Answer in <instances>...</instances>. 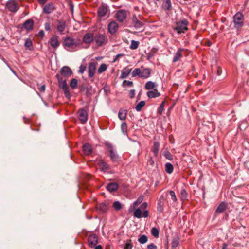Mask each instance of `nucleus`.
I'll list each match as a JSON object with an SVG mask.
<instances>
[{
    "mask_svg": "<svg viewBox=\"0 0 249 249\" xmlns=\"http://www.w3.org/2000/svg\"><path fill=\"white\" fill-rule=\"evenodd\" d=\"M234 26L239 30L244 24V16L240 12L237 13L233 17Z\"/></svg>",
    "mask_w": 249,
    "mask_h": 249,
    "instance_id": "5",
    "label": "nucleus"
},
{
    "mask_svg": "<svg viewBox=\"0 0 249 249\" xmlns=\"http://www.w3.org/2000/svg\"><path fill=\"white\" fill-rule=\"evenodd\" d=\"M59 37L56 35H53L50 39V43L51 46L54 49L58 47L60 45L59 42Z\"/></svg>",
    "mask_w": 249,
    "mask_h": 249,
    "instance_id": "18",
    "label": "nucleus"
},
{
    "mask_svg": "<svg viewBox=\"0 0 249 249\" xmlns=\"http://www.w3.org/2000/svg\"><path fill=\"white\" fill-rule=\"evenodd\" d=\"M113 207L116 211H119L122 209V204L118 201L114 202Z\"/></svg>",
    "mask_w": 249,
    "mask_h": 249,
    "instance_id": "41",
    "label": "nucleus"
},
{
    "mask_svg": "<svg viewBox=\"0 0 249 249\" xmlns=\"http://www.w3.org/2000/svg\"><path fill=\"white\" fill-rule=\"evenodd\" d=\"M134 216L137 218H140L142 217V213L141 208H137L134 212Z\"/></svg>",
    "mask_w": 249,
    "mask_h": 249,
    "instance_id": "37",
    "label": "nucleus"
},
{
    "mask_svg": "<svg viewBox=\"0 0 249 249\" xmlns=\"http://www.w3.org/2000/svg\"><path fill=\"white\" fill-rule=\"evenodd\" d=\"M123 84L124 85V86H127L128 87H131L133 86V83L132 81H127V80H124L123 83Z\"/></svg>",
    "mask_w": 249,
    "mask_h": 249,
    "instance_id": "53",
    "label": "nucleus"
},
{
    "mask_svg": "<svg viewBox=\"0 0 249 249\" xmlns=\"http://www.w3.org/2000/svg\"><path fill=\"white\" fill-rule=\"evenodd\" d=\"M99 166L101 170L104 173H108L110 169L108 164L103 160L99 161Z\"/></svg>",
    "mask_w": 249,
    "mask_h": 249,
    "instance_id": "21",
    "label": "nucleus"
},
{
    "mask_svg": "<svg viewBox=\"0 0 249 249\" xmlns=\"http://www.w3.org/2000/svg\"><path fill=\"white\" fill-rule=\"evenodd\" d=\"M98 16L100 18L108 16L109 15V10L107 5H102L98 8Z\"/></svg>",
    "mask_w": 249,
    "mask_h": 249,
    "instance_id": "7",
    "label": "nucleus"
},
{
    "mask_svg": "<svg viewBox=\"0 0 249 249\" xmlns=\"http://www.w3.org/2000/svg\"><path fill=\"white\" fill-rule=\"evenodd\" d=\"M139 44H140V43L139 41H135V40H133L131 41L130 48L131 49H132V50L136 49L138 48Z\"/></svg>",
    "mask_w": 249,
    "mask_h": 249,
    "instance_id": "40",
    "label": "nucleus"
},
{
    "mask_svg": "<svg viewBox=\"0 0 249 249\" xmlns=\"http://www.w3.org/2000/svg\"><path fill=\"white\" fill-rule=\"evenodd\" d=\"M178 245V242L177 241H173L172 243V246L173 247H176Z\"/></svg>",
    "mask_w": 249,
    "mask_h": 249,
    "instance_id": "61",
    "label": "nucleus"
},
{
    "mask_svg": "<svg viewBox=\"0 0 249 249\" xmlns=\"http://www.w3.org/2000/svg\"><path fill=\"white\" fill-rule=\"evenodd\" d=\"M184 49L179 48L178 49L177 51L174 53L173 57L172 62L176 63L181 60L183 57V52Z\"/></svg>",
    "mask_w": 249,
    "mask_h": 249,
    "instance_id": "13",
    "label": "nucleus"
},
{
    "mask_svg": "<svg viewBox=\"0 0 249 249\" xmlns=\"http://www.w3.org/2000/svg\"><path fill=\"white\" fill-rule=\"evenodd\" d=\"M124 55L123 53H120V54H118L117 55H116L115 56V58L114 59L113 61V62H116V61H117L118 60V59L122 57V56H124Z\"/></svg>",
    "mask_w": 249,
    "mask_h": 249,
    "instance_id": "55",
    "label": "nucleus"
},
{
    "mask_svg": "<svg viewBox=\"0 0 249 249\" xmlns=\"http://www.w3.org/2000/svg\"><path fill=\"white\" fill-rule=\"evenodd\" d=\"M148 216V211L146 210L143 212V213H142V217H147Z\"/></svg>",
    "mask_w": 249,
    "mask_h": 249,
    "instance_id": "57",
    "label": "nucleus"
},
{
    "mask_svg": "<svg viewBox=\"0 0 249 249\" xmlns=\"http://www.w3.org/2000/svg\"><path fill=\"white\" fill-rule=\"evenodd\" d=\"M69 4H70V10H71V13H73V4L71 2H70Z\"/></svg>",
    "mask_w": 249,
    "mask_h": 249,
    "instance_id": "62",
    "label": "nucleus"
},
{
    "mask_svg": "<svg viewBox=\"0 0 249 249\" xmlns=\"http://www.w3.org/2000/svg\"><path fill=\"white\" fill-rule=\"evenodd\" d=\"M151 70L148 68L141 66V68H135L132 72V76L135 77L138 76L142 79H147L150 77Z\"/></svg>",
    "mask_w": 249,
    "mask_h": 249,
    "instance_id": "3",
    "label": "nucleus"
},
{
    "mask_svg": "<svg viewBox=\"0 0 249 249\" xmlns=\"http://www.w3.org/2000/svg\"><path fill=\"white\" fill-rule=\"evenodd\" d=\"M63 90L64 91V93L66 97L69 99L71 98V94L70 92L69 87L63 89Z\"/></svg>",
    "mask_w": 249,
    "mask_h": 249,
    "instance_id": "49",
    "label": "nucleus"
},
{
    "mask_svg": "<svg viewBox=\"0 0 249 249\" xmlns=\"http://www.w3.org/2000/svg\"><path fill=\"white\" fill-rule=\"evenodd\" d=\"M162 7L165 10L169 11L171 9L172 4L170 0H165L162 4Z\"/></svg>",
    "mask_w": 249,
    "mask_h": 249,
    "instance_id": "32",
    "label": "nucleus"
},
{
    "mask_svg": "<svg viewBox=\"0 0 249 249\" xmlns=\"http://www.w3.org/2000/svg\"><path fill=\"white\" fill-rule=\"evenodd\" d=\"M78 80L76 79L73 78L71 80L70 86L72 89H75L77 87Z\"/></svg>",
    "mask_w": 249,
    "mask_h": 249,
    "instance_id": "38",
    "label": "nucleus"
},
{
    "mask_svg": "<svg viewBox=\"0 0 249 249\" xmlns=\"http://www.w3.org/2000/svg\"><path fill=\"white\" fill-rule=\"evenodd\" d=\"M107 65L104 63H103L100 65V66L98 69V72L99 73H102V72H104L107 70Z\"/></svg>",
    "mask_w": 249,
    "mask_h": 249,
    "instance_id": "45",
    "label": "nucleus"
},
{
    "mask_svg": "<svg viewBox=\"0 0 249 249\" xmlns=\"http://www.w3.org/2000/svg\"><path fill=\"white\" fill-rule=\"evenodd\" d=\"M138 241L141 244H143L148 241L147 237L145 235H142L138 238Z\"/></svg>",
    "mask_w": 249,
    "mask_h": 249,
    "instance_id": "44",
    "label": "nucleus"
},
{
    "mask_svg": "<svg viewBox=\"0 0 249 249\" xmlns=\"http://www.w3.org/2000/svg\"><path fill=\"white\" fill-rule=\"evenodd\" d=\"M127 110L124 109H120L118 113V117L121 120L126 119Z\"/></svg>",
    "mask_w": 249,
    "mask_h": 249,
    "instance_id": "30",
    "label": "nucleus"
},
{
    "mask_svg": "<svg viewBox=\"0 0 249 249\" xmlns=\"http://www.w3.org/2000/svg\"><path fill=\"white\" fill-rule=\"evenodd\" d=\"M126 12L125 10H120L115 14L116 19L120 22H123L126 18Z\"/></svg>",
    "mask_w": 249,
    "mask_h": 249,
    "instance_id": "10",
    "label": "nucleus"
},
{
    "mask_svg": "<svg viewBox=\"0 0 249 249\" xmlns=\"http://www.w3.org/2000/svg\"><path fill=\"white\" fill-rule=\"evenodd\" d=\"M147 204L146 202L143 203L142 204L140 208H141V209L146 208L147 207Z\"/></svg>",
    "mask_w": 249,
    "mask_h": 249,
    "instance_id": "64",
    "label": "nucleus"
},
{
    "mask_svg": "<svg viewBox=\"0 0 249 249\" xmlns=\"http://www.w3.org/2000/svg\"><path fill=\"white\" fill-rule=\"evenodd\" d=\"M32 41L30 38H27L26 39L24 45L26 47L29 48L31 50V47L32 46Z\"/></svg>",
    "mask_w": 249,
    "mask_h": 249,
    "instance_id": "47",
    "label": "nucleus"
},
{
    "mask_svg": "<svg viewBox=\"0 0 249 249\" xmlns=\"http://www.w3.org/2000/svg\"><path fill=\"white\" fill-rule=\"evenodd\" d=\"M38 2L40 4H44L48 0H37Z\"/></svg>",
    "mask_w": 249,
    "mask_h": 249,
    "instance_id": "63",
    "label": "nucleus"
},
{
    "mask_svg": "<svg viewBox=\"0 0 249 249\" xmlns=\"http://www.w3.org/2000/svg\"><path fill=\"white\" fill-rule=\"evenodd\" d=\"M130 97L131 98H133L134 96V95H135V90H134V89L131 90L130 91Z\"/></svg>",
    "mask_w": 249,
    "mask_h": 249,
    "instance_id": "60",
    "label": "nucleus"
},
{
    "mask_svg": "<svg viewBox=\"0 0 249 249\" xmlns=\"http://www.w3.org/2000/svg\"><path fill=\"white\" fill-rule=\"evenodd\" d=\"M78 118L82 124H85L88 119V113L87 111L82 108L79 110L78 112Z\"/></svg>",
    "mask_w": 249,
    "mask_h": 249,
    "instance_id": "9",
    "label": "nucleus"
},
{
    "mask_svg": "<svg viewBox=\"0 0 249 249\" xmlns=\"http://www.w3.org/2000/svg\"><path fill=\"white\" fill-rule=\"evenodd\" d=\"M160 143L158 142H154L152 148V151L155 156L157 157L159 150Z\"/></svg>",
    "mask_w": 249,
    "mask_h": 249,
    "instance_id": "31",
    "label": "nucleus"
},
{
    "mask_svg": "<svg viewBox=\"0 0 249 249\" xmlns=\"http://www.w3.org/2000/svg\"><path fill=\"white\" fill-rule=\"evenodd\" d=\"M133 247V244L131 240L127 241L125 244L124 249H131Z\"/></svg>",
    "mask_w": 249,
    "mask_h": 249,
    "instance_id": "52",
    "label": "nucleus"
},
{
    "mask_svg": "<svg viewBox=\"0 0 249 249\" xmlns=\"http://www.w3.org/2000/svg\"><path fill=\"white\" fill-rule=\"evenodd\" d=\"M118 24L115 21H111L107 26V30L111 35H114L118 30Z\"/></svg>",
    "mask_w": 249,
    "mask_h": 249,
    "instance_id": "12",
    "label": "nucleus"
},
{
    "mask_svg": "<svg viewBox=\"0 0 249 249\" xmlns=\"http://www.w3.org/2000/svg\"><path fill=\"white\" fill-rule=\"evenodd\" d=\"M97 209L102 213H105L108 209V205L106 202H102L97 205Z\"/></svg>",
    "mask_w": 249,
    "mask_h": 249,
    "instance_id": "23",
    "label": "nucleus"
},
{
    "mask_svg": "<svg viewBox=\"0 0 249 249\" xmlns=\"http://www.w3.org/2000/svg\"><path fill=\"white\" fill-rule=\"evenodd\" d=\"M157 246L153 243H151L147 246V249H157Z\"/></svg>",
    "mask_w": 249,
    "mask_h": 249,
    "instance_id": "54",
    "label": "nucleus"
},
{
    "mask_svg": "<svg viewBox=\"0 0 249 249\" xmlns=\"http://www.w3.org/2000/svg\"><path fill=\"white\" fill-rule=\"evenodd\" d=\"M61 74L62 77L66 79L70 77L72 74V72L71 69L68 66L63 67L60 70Z\"/></svg>",
    "mask_w": 249,
    "mask_h": 249,
    "instance_id": "14",
    "label": "nucleus"
},
{
    "mask_svg": "<svg viewBox=\"0 0 249 249\" xmlns=\"http://www.w3.org/2000/svg\"><path fill=\"white\" fill-rule=\"evenodd\" d=\"M147 95L149 98L158 97L160 95V93L155 89L154 90H150L147 92Z\"/></svg>",
    "mask_w": 249,
    "mask_h": 249,
    "instance_id": "28",
    "label": "nucleus"
},
{
    "mask_svg": "<svg viewBox=\"0 0 249 249\" xmlns=\"http://www.w3.org/2000/svg\"><path fill=\"white\" fill-rule=\"evenodd\" d=\"M188 25L189 22L188 20L185 18H183L177 20L173 25V29L178 34H180L184 33L188 30Z\"/></svg>",
    "mask_w": 249,
    "mask_h": 249,
    "instance_id": "2",
    "label": "nucleus"
},
{
    "mask_svg": "<svg viewBox=\"0 0 249 249\" xmlns=\"http://www.w3.org/2000/svg\"><path fill=\"white\" fill-rule=\"evenodd\" d=\"M145 102L144 101H142L140 102H139L137 106L135 107L136 110L137 111H140L142 107L145 105Z\"/></svg>",
    "mask_w": 249,
    "mask_h": 249,
    "instance_id": "42",
    "label": "nucleus"
},
{
    "mask_svg": "<svg viewBox=\"0 0 249 249\" xmlns=\"http://www.w3.org/2000/svg\"><path fill=\"white\" fill-rule=\"evenodd\" d=\"M88 242L90 247L93 248L95 247L98 243L97 236L94 234L89 235L88 237Z\"/></svg>",
    "mask_w": 249,
    "mask_h": 249,
    "instance_id": "17",
    "label": "nucleus"
},
{
    "mask_svg": "<svg viewBox=\"0 0 249 249\" xmlns=\"http://www.w3.org/2000/svg\"><path fill=\"white\" fill-rule=\"evenodd\" d=\"M6 7L10 11L12 12H16L19 9L18 4L14 0L8 1L6 4Z\"/></svg>",
    "mask_w": 249,
    "mask_h": 249,
    "instance_id": "8",
    "label": "nucleus"
},
{
    "mask_svg": "<svg viewBox=\"0 0 249 249\" xmlns=\"http://www.w3.org/2000/svg\"><path fill=\"white\" fill-rule=\"evenodd\" d=\"M83 151L86 155H89L92 151L91 145L89 143H85L83 146Z\"/></svg>",
    "mask_w": 249,
    "mask_h": 249,
    "instance_id": "29",
    "label": "nucleus"
},
{
    "mask_svg": "<svg viewBox=\"0 0 249 249\" xmlns=\"http://www.w3.org/2000/svg\"><path fill=\"white\" fill-rule=\"evenodd\" d=\"M81 44L80 39L75 41L70 37H66L64 39L63 46L68 51L73 52L77 50Z\"/></svg>",
    "mask_w": 249,
    "mask_h": 249,
    "instance_id": "1",
    "label": "nucleus"
},
{
    "mask_svg": "<svg viewBox=\"0 0 249 249\" xmlns=\"http://www.w3.org/2000/svg\"><path fill=\"white\" fill-rule=\"evenodd\" d=\"M132 21L134 27L136 28H139L142 26V22L135 15H133V16Z\"/></svg>",
    "mask_w": 249,
    "mask_h": 249,
    "instance_id": "26",
    "label": "nucleus"
},
{
    "mask_svg": "<svg viewBox=\"0 0 249 249\" xmlns=\"http://www.w3.org/2000/svg\"><path fill=\"white\" fill-rule=\"evenodd\" d=\"M45 90V85H42L39 88V90L40 92H44Z\"/></svg>",
    "mask_w": 249,
    "mask_h": 249,
    "instance_id": "58",
    "label": "nucleus"
},
{
    "mask_svg": "<svg viewBox=\"0 0 249 249\" xmlns=\"http://www.w3.org/2000/svg\"><path fill=\"white\" fill-rule=\"evenodd\" d=\"M173 166L170 163H166L165 164V170L167 173L171 174L173 171Z\"/></svg>",
    "mask_w": 249,
    "mask_h": 249,
    "instance_id": "36",
    "label": "nucleus"
},
{
    "mask_svg": "<svg viewBox=\"0 0 249 249\" xmlns=\"http://www.w3.org/2000/svg\"><path fill=\"white\" fill-rule=\"evenodd\" d=\"M34 22L32 19L26 20L23 24V27L27 31H31L34 26Z\"/></svg>",
    "mask_w": 249,
    "mask_h": 249,
    "instance_id": "27",
    "label": "nucleus"
},
{
    "mask_svg": "<svg viewBox=\"0 0 249 249\" xmlns=\"http://www.w3.org/2000/svg\"><path fill=\"white\" fill-rule=\"evenodd\" d=\"M121 130L124 135H127V125L126 123L124 122L121 124Z\"/></svg>",
    "mask_w": 249,
    "mask_h": 249,
    "instance_id": "39",
    "label": "nucleus"
},
{
    "mask_svg": "<svg viewBox=\"0 0 249 249\" xmlns=\"http://www.w3.org/2000/svg\"><path fill=\"white\" fill-rule=\"evenodd\" d=\"M164 157L168 160H173V156L172 155H171V154L168 152V151H166L164 153Z\"/></svg>",
    "mask_w": 249,
    "mask_h": 249,
    "instance_id": "51",
    "label": "nucleus"
},
{
    "mask_svg": "<svg viewBox=\"0 0 249 249\" xmlns=\"http://www.w3.org/2000/svg\"><path fill=\"white\" fill-rule=\"evenodd\" d=\"M131 71L132 69L129 68L128 67H125L121 71L120 78L122 79L126 78L130 74Z\"/></svg>",
    "mask_w": 249,
    "mask_h": 249,
    "instance_id": "25",
    "label": "nucleus"
},
{
    "mask_svg": "<svg viewBox=\"0 0 249 249\" xmlns=\"http://www.w3.org/2000/svg\"><path fill=\"white\" fill-rule=\"evenodd\" d=\"M118 184L116 182H111L107 185V189L110 192L115 191L118 189Z\"/></svg>",
    "mask_w": 249,
    "mask_h": 249,
    "instance_id": "24",
    "label": "nucleus"
},
{
    "mask_svg": "<svg viewBox=\"0 0 249 249\" xmlns=\"http://www.w3.org/2000/svg\"><path fill=\"white\" fill-rule=\"evenodd\" d=\"M151 234L155 237H158L159 235V231L158 229L155 227L152 228L151 229Z\"/></svg>",
    "mask_w": 249,
    "mask_h": 249,
    "instance_id": "46",
    "label": "nucleus"
},
{
    "mask_svg": "<svg viewBox=\"0 0 249 249\" xmlns=\"http://www.w3.org/2000/svg\"><path fill=\"white\" fill-rule=\"evenodd\" d=\"M45 29L46 31H50V24L49 22H46L45 24Z\"/></svg>",
    "mask_w": 249,
    "mask_h": 249,
    "instance_id": "56",
    "label": "nucleus"
},
{
    "mask_svg": "<svg viewBox=\"0 0 249 249\" xmlns=\"http://www.w3.org/2000/svg\"><path fill=\"white\" fill-rule=\"evenodd\" d=\"M221 73H222V69L219 67H217V75H218V76L220 75Z\"/></svg>",
    "mask_w": 249,
    "mask_h": 249,
    "instance_id": "59",
    "label": "nucleus"
},
{
    "mask_svg": "<svg viewBox=\"0 0 249 249\" xmlns=\"http://www.w3.org/2000/svg\"><path fill=\"white\" fill-rule=\"evenodd\" d=\"M164 209V203L163 199L160 198L158 203V206H157V211L161 213L163 211Z\"/></svg>",
    "mask_w": 249,
    "mask_h": 249,
    "instance_id": "34",
    "label": "nucleus"
},
{
    "mask_svg": "<svg viewBox=\"0 0 249 249\" xmlns=\"http://www.w3.org/2000/svg\"><path fill=\"white\" fill-rule=\"evenodd\" d=\"M56 9L53 3H49L47 4L43 8V13L45 14H50L52 13Z\"/></svg>",
    "mask_w": 249,
    "mask_h": 249,
    "instance_id": "20",
    "label": "nucleus"
},
{
    "mask_svg": "<svg viewBox=\"0 0 249 249\" xmlns=\"http://www.w3.org/2000/svg\"><path fill=\"white\" fill-rule=\"evenodd\" d=\"M156 87V84L151 81H148L145 85L146 89L150 90L154 89Z\"/></svg>",
    "mask_w": 249,
    "mask_h": 249,
    "instance_id": "33",
    "label": "nucleus"
},
{
    "mask_svg": "<svg viewBox=\"0 0 249 249\" xmlns=\"http://www.w3.org/2000/svg\"><path fill=\"white\" fill-rule=\"evenodd\" d=\"M180 197L182 201H184L187 199L188 194L184 188L181 189L180 190Z\"/></svg>",
    "mask_w": 249,
    "mask_h": 249,
    "instance_id": "35",
    "label": "nucleus"
},
{
    "mask_svg": "<svg viewBox=\"0 0 249 249\" xmlns=\"http://www.w3.org/2000/svg\"><path fill=\"white\" fill-rule=\"evenodd\" d=\"M106 146L107 147L109 153V157L113 162H117L119 160V157L115 149L114 148L112 144L106 143Z\"/></svg>",
    "mask_w": 249,
    "mask_h": 249,
    "instance_id": "4",
    "label": "nucleus"
},
{
    "mask_svg": "<svg viewBox=\"0 0 249 249\" xmlns=\"http://www.w3.org/2000/svg\"><path fill=\"white\" fill-rule=\"evenodd\" d=\"M142 201V197H140L138 198V199L135 201L133 204V207L135 209L139 204L141 203Z\"/></svg>",
    "mask_w": 249,
    "mask_h": 249,
    "instance_id": "48",
    "label": "nucleus"
},
{
    "mask_svg": "<svg viewBox=\"0 0 249 249\" xmlns=\"http://www.w3.org/2000/svg\"><path fill=\"white\" fill-rule=\"evenodd\" d=\"M107 38L105 34L98 33L94 36V41L98 46H102L107 42Z\"/></svg>",
    "mask_w": 249,
    "mask_h": 249,
    "instance_id": "6",
    "label": "nucleus"
},
{
    "mask_svg": "<svg viewBox=\"0 0 249 249\" xmlns=\"http://www.w3.org/2000/svg\"><path fill=\"white\" fill-rule=\"evenodd\" d=\"M56 77L57 79L59 86L60 88H61L62 89H64L68 87L67 84L66 78H64L63 77H61L59 74H57L56 75Z\"/></svg>",
    "mask_w": 249,
    "mask_h": 249,
    "instance_id": "19",
    "label": "nucleus"
},
{
    "mask_svg": "<svg viewBox=\"0 0 249 249\" xmlns=\"http://www.w3.org/2000/svg\"><path fill=\"white\" fill-rule=\"evenodd\" d=\"M227 204L224 202H222L219 204V205L217 207L215 213H214V216H217V214L219 213H222L225 212V211L227 208Z\"/></svg>",
    "mask_w": 249,
    "mask_h": 249,
    "instance_id": "16",
    "label": "nucleus"
},
{
    "mask_svg": "<svg viewBox=\"0 0 249 249\" xmlns=\"http://www.w3.org/2000/svg\"><path fill=\"white\" fill-rule=\"evenodd\" d=\"M56 29L57 31L61 35L65 34V31L66 28V24L64 20H58L57 21Z\"/></svg>",
    "mask_w": 249,
    "mask_h": 249,
    "instance_id": "15",
    "label": "nucleus"
},
{
    "mask_svg": "<svg viewBox=\"0 0 249 249\" xmlns=\"http://www.w3.org/2000/svg\"><path fill=\"white\" fill-rule=\"evenodd\" d=\"M96 63L91 62L89 64L88 68V75L89 77H93L94 75L96 70Z\"/></svg>",
    "mask_w": 249,
    "mask_h": 249,
    "instance_id": "22",
    "label": "nucleus"
},
{
    "mask_svg": "<svg viewBox=\"0 0 249 249\" xmlns=\"http://www.w3.org/2000/svg\"><path fill=\"white\" fill-rule=\"evenodd\" d=\"M169 193L170 194L171 199L172 201V202L174 203H176L177 201V198L175 192L173 191H169Z\"/></svg>",
    "mask_w": 249,
    "mask_h": 249,
    "instance_id": "43",
    "label": "nucleus"
},
{
    "mask_svg": "<svg viewBox=\"0 0 249 249\" xmlns=\"http://www.w3.org/2000/svg\"><path fill=\"white\" fill-rule=\"evenodd\" d=\"M164 104H165V101L162 102L159 107L158 113L160 115L162 114V113L164 110Z\"/></svg>",
    "mask_w": 249,
    "mask_h": 249,
    "instance_id": "50",
    "label": "nucleus"
},
{
    "mask_svg": "<svg viewBox=\"0 0 249 249\" xmlns=\"http://www.w3.org/2000/svg\"><path fill=\"white\" fill-rule=\"evenodd\" d=\"M94 36L91 33H87L84 35L83 37V42L89 46L94 41Z\"/></svg>",
    "mask_w": 249,
    "mask_h": 249,
    "instance_id": "11",
    "label": "nucleus"
}]
</instances>
